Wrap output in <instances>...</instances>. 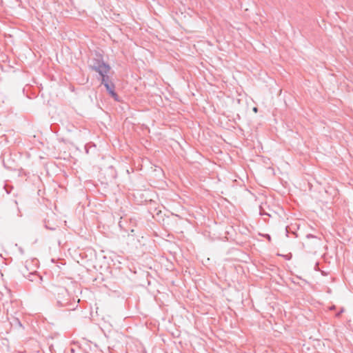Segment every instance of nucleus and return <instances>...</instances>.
Listing matches in <instances>:
<instances>
[{"mask_svg": "<svg viewBox=\"0 0 353 353\" xmlns=\"http://www.w3.org/2000/svg\"><path fill=\"white\" fill-rule=\"evenodd\" d=\"M253 110H254V112H256V111H257V108H253Z\"/></svg>", "mask_w": 353, "mask_h": 353, "instance_id": "nucleus-8", "label": "nucleus"}, {"mask_svg": "<svg viewBox=\"0 0 353 353\" xmlns=\"http://www.w3.org/2000/svg\"><path fill=\"white\" fill-rule=\"evenodd\" d=\"M50 292L57 299V305L58 306L65 307L70 304V294L65 287L53 284L50 287Z\"/></svg>", "mask_w": 353, "mask_h": 353, "instance_id": "nucleus-1", "label": "nucleus"}, {"mask_svg": "<svg viewBox=\"0 0 353 353\" xmlns=\"http://www.w3.org/2000/svg\"><path fill=\"white\" fill-rule=\"evenodd\" d=\"M260 214H261V215H263V214H267V213H265V212H263V209H262V208H261V207L260 208ZM268 216H270V214H268Z\"/></svg>", "mask_w": 353, "mask_h": 353, "instance_id": "nucleus-4", "label": "nucleus"}, {"mask_svg": "<svg viewBox=\"0 0 353 353\" xmlns=\"http://www.w3.org/2000/svg\"><path fill=\"white\" fill-rule=\"evenodd\" d=\"M306 237L307 239H310V238H316V236L313 234H307Z\"/></svg>", "mask_w": 353, "mask_h": 353, "instance_id": "nucleus-5", "label": "nucleus"}, {"mask_svg": "<svg viewBox=\"0 0 353 353\" xmlns=\"http://www.w3.org/2000/svg\"><path fill=\"white\" fill-rule=\"evenodd\" d=\"M267 239H268L269 241H270V236L269 234H267Z\"/></svg>", "mask_w": 353, "mask_h": 353, "instance_id": "nucleus-7", "label": "nucleus"}, {"mask_svg": "<svg viewBox=\"0 0 353 353\" xmlns=\"http://www.w3.org/2000/svg\"><path fill=\"white\" fill-rule=\"evenodd\" d=\"M101 84H103L109 94L116 101H119L118 94L116 93L114 89L115 85L113 82L110 80V77L107 74L103 75L101 77Z\"/></svg>", "mask_w": 353, "mask_h": 353, "instance_id": "nucleus-3", "label": "nucleus"}, {"mask_svg": "<svg viewBox=\"0 0 353 353\" xmlns=\"http://www.w3.org/2000/svg\"><path fill=\"white\" fill-rule=\"evenodd\" d=\"M90 67L92 70L98 72L101 77L108 74L110 70V65L105 63L100 56L92 60Z\"/></svg>", "mask_w": 353, "mask_h": 353, "instance_id": "nucleus-2", "label": "nucleus"}, {"mask_svg": "<svg viewBox=\"0 0 353 353\" xmlns=\"http://www.w3.org/2000/svg\"><path fill=\"white\" fill-rule=\"evenodd\" d=\"M46 228L47 229H49V230H55V228H51V226H49V227H48L47 225H46Z\"/></svg>", "mask_w": 353, "mask_h": 353, "instance_id": "nucleus-6", "label": "nucleus"}]
</instances>
